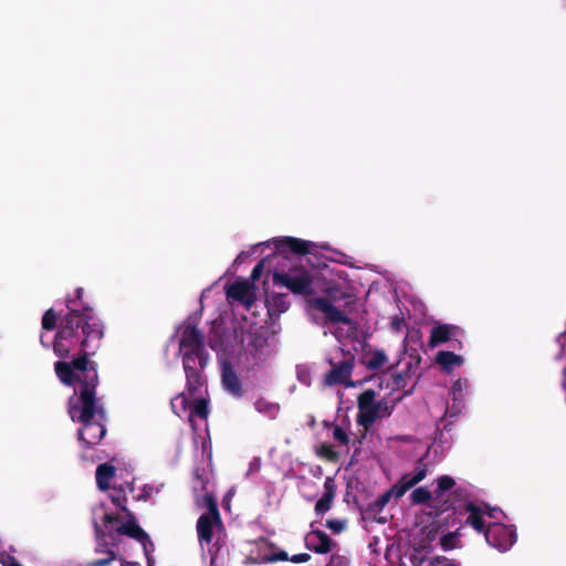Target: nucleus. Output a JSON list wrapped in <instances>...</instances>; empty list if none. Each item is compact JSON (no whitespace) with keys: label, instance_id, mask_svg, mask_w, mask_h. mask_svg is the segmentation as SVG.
I'll use <instances>...</instances> for the list:
<instances>
[{"label":"nucleus","instance_id":"bb28decb","mask_svg":"<svg viewBox=\"0 0 566 566\" xmlns=\"http://www.w3.org/2000/svg\"><path fill=\"white\" fill-rule=\"evenodd\" d=\"M249 291L250 286L247 282L237 281L228 287L227 295L233 300L243 301Z\"/></svg>","mask_w":566,"mask_h":566},{"label":"nucleus","instance_id":"72a5a7b5","mask_svg":"<svg viewBox=\"0 0 566 566\" xmlns=\"http://www.w3.org/2000/svg\"><path fill=\"white\" fill-rule=\"evenodd\" d=\"M170 406H171L174 412L176 415L180 416L189 407L188 398L186 397V395L184 392H181L170 400Z\"/></svg>","mask_w":566,"mask_h":566},{"label":"nucleus","instance_id":"20e7f679","mask_svg":"<svg viewBox=\"0 0 566 566\" xmlns=\"http://www.w3.org/2000/svg\"><path fill=\"white\" fill-rule=\"evenodd\" d=\"M422 462L423 459H420L413 473L403 474L391 489L384 492L375 501L370 502L364 510V513L368 517L376 518V516L384 510L392 496L396 499L402 497L407 491L426 479L428 470Z\"/></svg>","mask_w":566,"mask_h":566},{"label":"nucleus","instance_id":"aec40b11","mask_svg":"<svg viewBox=\"0 0 566 566\" xmlns=\"http://www.w3.org/2000/svg\"><path fill=\"white\" fill-rule=\"evenodd\" d=\"M465 511L469 513L465 523L473 527L476 532L483 533L485 535V530L488 526H485L483 518V510L473 502H468L465 504Z\"/></svg>","mask_w":566,"mask_h":566},{"label":"nucleus","instance_id":"603ef678","mask_svg":"<svg viewBox=\"0 0 566 566\" xmlns=\"http://www.w3.org/2000/svg\"><path fill=\"white\" fill-rule=\"evenodd\" d=\"M120 565H122V566H134V565H135V563H133V562H127V560H125V559H122Z\"/></svg>","mask_w":566,"mask_h":566},{"label":"nucleus","instance_id":"c03bdc74","mask_svg":"<svg viewBox=\"0 0 566 566\" xmlns=\"http://www.w3.org/2000/svg\"><path fill=\"white\" fill-rule=\"evenodd\" d=\"M329 566H347V562L343 556L333 555L331 557Z\"/></svg>","mask_w":566,"mask_h":566},{"label":"nucleus","instance_id":"393cba45","mask_svg":"<svg viewBox=\"0 0 566 566\" xmlns=\"http://www.w3.org/2000/svg\"><path fill=\"white\" fill-rule=\"evenodd\" d=\"M254 407L256 411L268 416L271 419H275L280 412V406L277 403L271 402L264 398H259L254 402Z\"/></svg>","mask_w":566,"mask_h":566},{"label":"nucleus","instance_id":"7c9ffc66","mask_svg":"<svg viewBox=\"0 0 566 566\" xmlns=\"http://www.w3.org/2000/svg\"><path fill=\"white\" fill-rule=\"evenodd\" d=\"M208 345L214 352L224 349V335L219 328H212L208 337Z\"/></svg>","mask_w":566,"mask_h":566},{"label":"nucleus","instance_id":"37998d69","mask_svg":"<svg viewBox=\"0 0 566 566\" xmlns=\"http://www.w3.org/2000/svg\"><path fill=\"white\" fill-rule=\"evenodd\" d=\"M264 262L265 260H261L252 270V273H251V279L252 280H258L264 269Z\"/></svg>","mask_w":566,"mask_h":566},{"label":"nucleus","instance_id":"5fc2aeb1","mask_svg":"<svg viewBox=\"0 0 566 566\" xmlns=\"http://www.w3.org/2000/svg\"><path fill=\"white\" fill-rule=\"evenodd\" d=\"M420 361H421V357L418 355V356L416 357V360H415V365H416V367H418V366H419Z\"/></svg>","mask_w":566,"mask_h":566},{"label":"nucleus","instance_id":"a19ab883","mask_svg":"<svg viewBox=\"0 0 566 566\" xmlns=\"http://www.w3.org/2000/svg\"><path fill=\"white\" fill-rule=\"evenodd\" d=\"M0 563L2 564V566H23L19 563V560L12 556V555H3L1 558H0Z\"/></svg>","mask_w":566,"mask_h":566},{"label":"nucleus","instance_id":"4be33fe9","mask_svg":"<svg viewBox=\"0 0 566 566\" xmlns=\"http://www.w3.org/2000/svg\"><path fill=\"white\" fill-rule=\"evenodd\" d=\"M436 363L440 365L444 371L450 373L454 367L462 365L463 358L453 352L440 350L436 356Z\"/></svg>","mask_w":566,"mask_h":566},{"label":"nucleus","instance_id":"4468645a","mask_svg":"<svg viewBox=\"0 0 566 566\" xmlns=\"http://www.w3.org/2000/svg\"><path fill=\"white\" fill-rule=\"evenodd\" d=\"M127 518L126 523H123L116 528V532L120 535L128 536L136 539L143 546V549L147 551V546L154 547L149 535L139 526L136 516L132 511L125 513Z\"/></svg>","mask_w":566,"mask_h":566},{"label":"nucleus","instance_id":"f704fd0d","mask_svg":"<svg viewBox=\"0 0 566 566\" xmlns=\"http://www.w3.org/2000/svg\"><path fill=\"white\" fill-rule=\"evenodd\" d=\"M348 525V521L346 518H331L327 520L325 523V526L333 533V534H340L343 533Z\"/></svg>","mask_w":566,"mask_h":566},{"label":"nucleus","instance_id":"423d86ee","mask_svg":"<svg viewBox=\"0 0 566 566\" xmlns=\"http://www.w3.org/2000/svg\"><path fill=\"white\" fill-rule=\"evenodd\" d=\"M205 502L207 512L201 514L197 521V534L200 544H210L213 538V527H222V520L214 496L206 494Z\"/></svg>","mask_w":566,"mask_h":566},{"label":"nucleus","instance_id":"79ce46f5","mask_svg":"<svg viewBox=\"0 0 566 566\" xmlns=\"http://www.w3.org/2000/svg\"><path fill=\"white\" fill-rule=\"evenodd\" d=\"M311 558H312V556L308 553H300V554H295V555L291 556L290 562H292L294 564H301V563L308 562Z\"/></svg>","mask_w":566,"mask_h":566},{"label":"nucleus","instance_id":"2eb2a0df","mask_svg":"<svg viewBox=\"0 0 566 566\" xmlns=\"http://www.w3.org/2000/svg\"><path fill=\"white\" fill-rule=\"evenodd\" d=\"M221 384L223 389L234 398L243 397L241 379L228 359L221 360Z\"/></svg>","mask_w":566,"mask_h":566},{"label":"nucleus","instance_id":"c85d7f7f","mask_svg":"<svg viewBox=\"0 0 566 566\" xmlns=\"http://www.w3.org/2000/svg\"><path fill=\"white\" fill-rule=\"evenodd\" d=\"M387 361V356L384 350L376 349L371 353L370 357L365 363L369 370L380 369Z\"/></svg>","mask_w":566,"mask_h":566},{"label":"nucleus","instance_id":"864d4df0","mask_svg":"<svg viewBox=\"0 0 566 566\" xmlns=\"http://www.w3.org/2000/svg\"><path fill=\"white\" fill-rule=\"evenodd\" d=\"M402 379V375H397L396 379H395V382L397 386L400 385V380Z\"/></svg>","mask_w":566,"mask_h":566},{"label":"nucleus","instance_id":"f03ea898","mask_svg":"<svg viewBox=\"0 0 566 566\" xmlns=\"http://www.w3.org/2000/svg\"><path fill=\"white\" fill-rule=\"evenodd\" d=\"M82 297L83 289L77 287L75 296L65 300L67 313L62 316L53 342V352L60 358L67 357L73 349L78 348L77 356L90 359L101 347L104 324Z\"/></svg>","mask_w":566,"mask_h":566},{"label":"nucleus","instance_id":"c9c22d12","mask_svg":"<svg viewBox=\"0 0 566 566\" xmlns=\"http://www.w3.org/2000/svg\"><path fill=\"white\" fill-rule=\"evenodd\" d=\"M316 453L321 458H325V459H327L331 462H336L338 460V452H336L334 450L333 446H331L328 443H322L318 447Z\"/></svg>","mask_w":566,"mask_h":566},{"label":"nucleus","instance_id":"4d7b16f0","mask_svg":"<svg viewBox=\"0 0 566 566\" xmlns=\"http://www.w3.org/2000/svg\"><path fill=\"white\" fill-rule=\"evenodd\" d=\"M269 546H270L271 548H273V547H275V544H274V543H269Z\"/></svg>","mask_w":566,"mask_h":566},{"label":"nucleus","instance_id":"e433bc0d","mask_svg":"<svg viewBox=\"0 0 566 566\" xmlns=\"http://www.w3.org/2000/svg\"><path fill=\"white\" fill-rule=\"evenodd\" d=\"M95 534H96V538H97V544H96V547H95V553L97 554H106L107 551H109L107 548V542L105 539L106 535L104 533V531L101 528V526L96 523L95 524Z\"/></svg>","mask_w":566,"mask_h":566},{"label":"nucleus","instance_id":"09e8293b","mask_svg":"<svg viewBox=\"0 0 566 566\" xmlns=\"http://www.w3.org/2000/svg\"><path fill=\"white\" fill-rule=\"evenodd\" d=\"M248 256H249V253H248V252L242 251V252L237 256V260H235V261L241 262V261H243V260H244L245 258H248Z\"/></svg>","mask_w":566,"mask_h":566},{"label":"nucleus","instance_id":"6e6552de","mask_svg":"<svg viewBox=\"0 0 566 566\" xmlns=\"http://www.w3.org/2000/svg\"><path fill=\"white\" fill-rule=\"evenodd\" d=\"M455 485V481L450 475H442L437 479V488L433 493L436 496L434 507L437 513H447L449 511L454 514L455 512V499L461 496L462 490L457 489L452 491L447 497L446 492L451 491Z\"/></svg>","mask_w":566,"mask_h":566},{"label":"nucleus","instance_id":"ddd939ff","mask_svg":"<svg viewBox=\"0 0 566 566\" xmlns=\"http://www.w3.org/2000/svg\"><path fill=\"white\" fill-rule=\"evenodd\" d=\"M307 305L312 310L319 311L324 314L327 322L333 324H349L350 318L338 307L332 304L326 297L318 296L307 300Z\"/></svg>","mask_w":566,"mask_h":566},{"label":"nucleus","instance_id":"3c124183","mask_svg":"<svg viewBox=\"0 0 566 566\" xmlns=\"http://www.w3.org/2000/svg\"><path fill=\"white\" fill-rule=\"evenodd\" d=\"M153 551H154V548L151 549V547H150V546H147V551H146V549H144V553H145V555H146V557H147V560H148V562L150 560V558H149V554H150Z\"/></svg>","mask_w":566,"mask_h":566},{"label":"nucleus","instance_id":"39448f33","mask_svg":"<svg viewBox=\"0 0 566 566\" xmlns=\"http://www.w3.org/2000/svg\"><path fill=\"white\" fill-rule=\"evenodd\" d=\"M182 359V368L186 376V388L190 396L201 392L207 386L205 369L209 364V353H179Z\"/></svg>","mask_w":566,"mask_h":566},{"label":"nucleus","instance_id":"ea45409f","mask_svg":"<svg viewBox=\"0 0 566 566\" xmlns=\"http://www.w3.org/2000/svg\"><path fill=\"white\" fill-rule=\"evenodd\" d=\"M333 437L334 439L342 446H346L348 444L349 442V437L348 434L345 432V430L339 427V426H335L334 429H333Z\"/></svg>","mask_w":566,"mask_h":566},{"label":"nucleus","instance_id":"f3484780","mask_svg":"<svg viewBox=\"0 0 566 566\" xmlns=\"http://www.w3.org/2000/svg\"><path fill=\"white\" fill-rule=\"evenodd\" d=\"M461 334V328L451 324H439L431 329L428 345L434 348Z\"/></svg>","mask_w":566,"mask_h":566},{"label":"nucleus","instance_id":"dca6fc26","mask_svg":"<svg viewBox=\"0 0 566 566\" xmlns=\"http://www.w3.org/2000/svg\"><path fill=\"white\" fill-rule=\"evenodd\" d=\"M305 546L316 554H327L336 543L324 531L314 528V523H311V531L305 535Z\"/></svg>","mask_w":566,"mask_h":566},{"label":"nucleus","instance_id":"9d476101","mask_svg":"<svg viewBox=\"0 0 566 566\" xmlns=\"http://www.w3.org/2000/svg\"><path fill=\"white\" fill-rule=\"evenodd\" d=\"M355 357L350 353H348L345 358L338 363L332 365V369L325 375L324 382L327 386L334 385H345L347 387L353 386V381L350 380L353 368H354Z\"/></svg>","mask_w":566,"mask_h":566},{"label":"nucleus","instance_id":"f257e3e1","mask_svg":"<svg viewBox=\"0 0 566 566\" xmlns=\"http://www.w3.org/2000/svg\"><path fill=\"white\" fill-rule=\"evenodd\" d=\"M54 370L63 385H76L67 399V413L73 422L82 424L77 430L82 448L97 446L107 431V412L96 394L99 384L97 363L85 356H75L71 361L57 360Z\"/></svg>","mask_w":566,"mask_h":566},{"label":"nucleus","instance_id":"2f4dec72","mask_svg":"<svg viewBox=\"0 0 566 566\" xmlns=\"http://www.w3.org/2000/svg\"><path fill=\"white\" fill-rule=\"evenodd\" d=\"M398 400H400V398H398L396 400H387V399H381L379 401L375 400L376 412L378 413V418H386V417L391 416V413L395 409L396 402Z\"/></svg>","mask_w":566,"mask_h":566},{"label":"nucleus","instance_id":"8fccbe9b","mask_svg":"<svg viewBox=\"0 0 566 566\" xmlns=\"http://www.w3.org/2000/svg\"><path fill=\"white\" fill-rule=\"evenodd\" d=\"M40 342H41V344H42V346H43V347H45V348H49V347H50V344H48V343H46V339H44V336H43V335H41V337H40Z\"/></svg>","mask_w":566,"mask_h":566},{"label":"nucleus","instance_id":"cd10ccee","mask_svg":"<svg viewBox=\"0 0 566 566\" xmlns=\"http://www.w3.org/2000/svg\"><path fill=\"white\" fill-rule=\"evenodd\" d=\"M109 499L114 505L120 509L122 512L126 513L128 510L127 507V496L122 486H114L112 489V493L109 494Z\"/></svg>","mask_w":566,"mask_h":566},{"label":"nucleus","instance_id":"1a4fd4ad","mask_svg":"<svg viewBox=\"0 0 566 566\" xmlns=\"http://www.w3.org/2000/svg\"><path fill=\"white\" fill-rule=\"evenodd\" d=\"M484 537L490 546L506 552L515 544L517 534L513 525L492 523L488 525Z\"/></svg>","mask_w":566,"mask_h":566},{"label":"nucleus","instance_id":"49530a36","mask_svg":"<svg viewBox=\"0 0 566 566\" xmlns=\"http://www.w3.org/2000/svg\"><path fill=\"white\" fill-rule=\"evenodd\" d=\"M118 521V516L114 514H105L104 515V522L106 524H113Z\"/></svg>","mask_w":566,"mask_h":566},{"label":"nucleus","instance_id":"4c0bfd02","mask_svg":"<svg viewBox=\"0 0 566 566\" xmlns=\"http://www.w3.org/2000/svg\"><path fill=\"white\" fill-rule=\"evenodd\" d=\"M285 560H290V556L283 549H281V551H279L276 553H273V554L264 555L262 557L263 564H270V563H276V562H285Z\"/></svg>","mask_w":566,"mask_h":566},{"label":"nucleus","instance_id":"c756f323","mask_svg":"<svg viewBox=\"0 0 566 566\" xmlns=\"http://www.w3.org/2000/svg\"><path fill=\"white\" fill-rule=\"evenodd\" d=\"M459 538H460L459 530H457L455 532H449L447 534H443L440 537L439 545L446 552L451 551V549H454L455 547H458V544L460 542Z\"/></svg>","mask_w":566,"mask_h":566},{"label":"nucleus","instance_id":"b1692460","mask_svg":"<svg viewBox=\"0 0 566 566\" xmlns=\"http://www.w3.org/2000/svg\"><path fill=\"white\" fill-rule=\"evenodd\" d=\"M410 562L413 566H455L449 558L444 556H436L430 559L424 557L411 556Z\"/></svg>","mask_w":566,"mask_h":566},{"label":"nucleus","instance_id":"a878e982","mask_svg":"<svg viewBox=\"0 0 566 566\" xmlns=\"http://www.w3.org/2000/svg\"><path fill=\"white\" fill-rule=\"evenodd\" d=\"M198 417L202 420H207L208 419V416H209V402L207 399L205 398H200V399H197L195 400V402L192 403V406H190V416H189V421L192 423L193 422V417Z\"/></svg>","mask_w":566,"mask_h":566},{"label":"nucleus","instance_id":"6ab92c4d","mask_svg":"<svg viewBox=\"0 0 566 566\" xmlns=\"http://www.w3.org/2000/svg\"><path fill=\"white\" fill-rule=\"evenodd\" d=\"M434 493L430 492L427 488L420 486L415 489L410 494V502L412 505H420V504H427L430 509L429 515L432 517H439L443 513H437L434 507Z\"/></svg>","mask_w":566,"mask_h":566},{"label":"nucleus","instance_id":"de8ad7c7","mask_svg":"<svg viewBox=\"0 0 566 566\" xmlns=\"http://www.w3.org/2000/svg\"><path fill=\"white\" fill-rule=\"evenodd\" d=\"M262 558L259 559V558H255V557H247L244 564L245 565H256V564H262Z\"/></svg>","mask_w":566,"mask_h":566},{"label":"nucleus","instance_id":"a211bd4d","mask_svg":"<svg viewBox=\"0 0 566 566\" xmlns=\"http://www.w3.org/2000/svg\"><path fill=\"white\" fill-rule=\"evenodd\" d=\"M324 494L314 506V511L317 516H323L332 507L333 501L337 493V485L334 478H326L324 482Z\"/></svg>","mask_w":566,"mask_h":566},{"label":"nucleus","instance_id":"412c9836","mask_svg":"<svg viewBox=\"0 0 566 566\" xmlns=\"http://www.w3.org/2000/svg\"><path fill=\"white\" fill-rule=\"evenodd\" d=\"M116 469L113 464L102 463L96 468V485L101 491L111 489V480L115 476Z\"/></svg>","mask_w":566,"mask_h":566},{"label":"nucleus","instance_id":"a18cd8bd","mask_svg":"<svg viewBox=\"0 0 566 566\" xmlns=\"http://www.w3.org/2000/svg\"><path fill=\"white\" fill-rule=\"evenodd\" d=\"M403 324H405L403 318L395 317V318L392 319V322H391V327H392L395 331L399 332V331L401 329V327H402V325H403Z\"/></svg>","mask_w":566,"mask_h":566},{"label":"nucleus","instance_id":"5701e85b","mask_svg":"<svg viewBox=\"0 0 566 566\" xmlns=\"http://www.w3.org/2000/svg\"><path fill=\"white\" fill-rule=\"evenodd\" d=\"M266 305L271 314H281L289 310L287 294L272 293L266 296Z\"/></svg>","mask_w":566,"mask_h":566},{"label":"nucleus","instance_id":"473e14b6","mask_svg":"<svg viewBox=\"0 0 566 566\" xmlns=\"http://www.w3.org/2000/svg\"><path fill=\"white\" fill-rule=\"evenodd\" d=\"M59 315L53 308H49L42 316V328L44 331H53L57 326Z\"/></svg>","mask_w":566,"mask_h":566},{"label":"nucleus","instance_id":"7ed1b4c3","mask_svg":"<svg viewBox=\"0 0 566 566\" xmlns=\"http://www.w3.org/2000/svg\"><path fill=\"white\" fill-rule=\"evenodd\" d=\"M273 283L304 297L315 293L314 274L301 259L296 263L277 262L273 270Z\"/></svg>","mask_w":566,"mask_h":566},{"label":"nucleus","instance_id":"9b49d317","mask_svg":"<svg viewBox=\"0 0 566 566\" xmlns=\"http://www.w3.org/2000/svg\"><path fill=\"white\" fill-rule=\"evenodd\" d=\"M208 353L203 333L196 324L187 323L179 338V353Z\"/></svg>","mask_w":566,"mask_h":566},{"label":"nucleus","instance_id":"f8f14e48","mask_svg":"<svg viewBox=\"0 0 566 566\" xmlns=\"http://www.w3.org/2000/svg\"><path fill=\"white\" fill-rule=\"evenodd\" d=\"M376 391L366 389L357 398V423L365 429H369L378 419L375 406Z\"/></svg>","mask_w":566,"mask_h":566},{"label":"nucleus","instance_id":"58836bf2","mask_svg":"<svg viewBox=\"0 0 566 566\" xmlns=\"http://www.w3.org/2000/svg\"><path fill=\"white\" fill-rule=\"evenodd\" d=\"M115 559H117L116 553L114 551H107L106 557L88 562L86 566H108Z\"/></svg>","mask_w":566,"mask_h":566},{"label":"nucleus","instance_id":"6e6d98bb","mask_svg":"<svg viewBox=\"0 0 566 566\" xmlns=\"http://www.w3.org/2000/svg\"><path fill=\"white\" fill-rule=\"evenodd\" d=\"M411 367H413V364L410 361V363L408 364V370H410V369H411Z\"/></svg>","mask_w":566,"mask_h":566},{"label":"nucleus","instance_id":"0eeeda50","mask_svg":"<svg viewBox=\"0 0 566 566\" xmlns=\"http://www.w3.org/2000/svg\"><path fill=\"white\" fill-rule=\"evenodd\" d=\"M275 252L272 254L277 262L296 263L298 259H291L287 253L303 256L311 253L315 243L294 237H282L273 240Z\"/></svg>","mask_w":566,"mask_h":566}]
</instances>
